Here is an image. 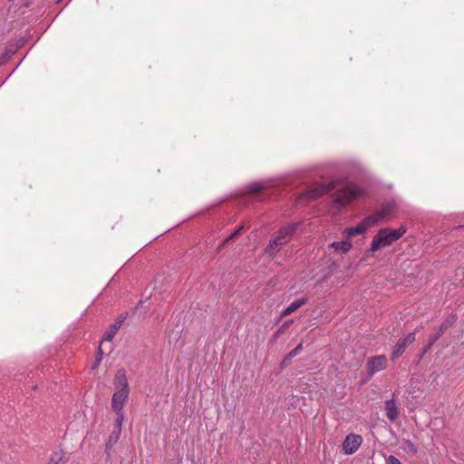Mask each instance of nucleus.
<instances>
[{"instance_id":"obj_23","label":"nucleus","mask_w":464,"mask_h":464,"mask_svg":"<svg viewBox=\"0 0 464 464\" xmlns=\"http://www.w3.org/2000/svg\"><path fill=\"white\" fill-rule=\"evenodd\" d=\"M118 440H115V434H114V431L111 433V435L110 436V440H109V442L110 443H115L117 442Z\"/></svg>"},{"instance_id":"obj_19","label":"nucleus","mask_w":464,"mask_h":464,"mask_svg":"<svg viewBox=\"0 0 464 464\" xmlns=\"http://www.w3.org/2000/svg\"><path fill=\"white\" fill-rule=\"evenodd\" d=\"M248 188L250 193H257L258 191L261 190L262 186L257 183H255L251 184Z\"/></svg>"},{"instance_id":"obj_10","label":"nucleus","mask_w":464,"mask_h":464,"mask_svg":"<svg viewBox=\"0 0 464 464\" xmlns=\"http://www.w3.org/2000/svg\"><path fill=\"white\" fill-rule=\"evenodd\" d=\"M306 300L304 298L295 300L291 303L282 313L283 316L288 315L304 304Z\"/></svg>"},{"instance_id":"obj_6","label":"nucleus","mask_w":464,"mask_h":464,"mask_svg":"<svg viewBox=\"0 0 464 464\" xmlns=\"http://www.w3.org/2000/svg\"><path fill=\"white\" fill-rule=\"evenodd\" d=\"M362 442V439L360 435L356 434H349L345 437L343 445L342 450L345 455L353 454L361 446Z\"/></svg>"},{"instance_id":"obj_20","label":"nucleus","mask_w":464,"mask_h":464,"mask_svg":"<svg viewBox=\"0 0 464 464\" xmlns=\"http://www.w3.org/2000/svg\"><path fill=\"white\" fill-rule=\"evenodd\" d=\"M406 444H407V447H408V449H409V450L411 452H412L413 454L417 453V451H418L417 448H416V446L411 440H407Z\"/></svg>"},{"instance_id":"obj_5","label":"nucleus","mask_w":464,"mask_h":464,"mask_svg":"<svg viewBox=\"0 0 464 464\" xmlns=\"http://www.w3.org/2000/svg\"><path fill=\"white\" fill-rule=\"evenodd\" d=\"M387 367V358L385 355H375L370 357L367 361V371L370 377L384 370Z\"/></svg>"},{"instance_id":"obj_8","label":"nucleus","mask_w":464,"mask_h":464,"mask_svg":"<svg viewBox=\"0 0 464 464\" xmlns=\"http://www.w3.org/2000/svg\"><path fill=\"white\" fill-rule=\"evenodd\" d=\"M386 416L391 421H394L398 415L399 410L394 399H390L385 401Z\"/></svg>"},{"instance_id":"obj_13","label":"nucleus","mask_w":464,"mask_h":464,"mask_svg":"<svg viewBox=\"0 0 464 464\" xmlns=\"http://www.w3.org/2000/svg\"><path fill=\"white\" fill-rule=\"evenodd\" d=\"M366 230H367L366 225L363 224V222L362 221L360 224H358L355 227L346 228L345 232H346V235L349 237H351L355 235H361V234L364 233Z\"/></svg>"},{"instance_id":"obj_16","label":"nucleus","mask_w":464,"mask_h":464,"mask_svg":"<svg viewBox=\"0 0 464 464\" xmlns=\"http://www.w3.org/2000/svg\"><path fill=\"white\" fill-rule=\"evenodd\" d=\"M383 218L379 216V212L376 215L367 217L365 219L362 220L363 224L366 225V228L372 227L376 225L380 219H382Z\"/></svg>"},{"instance_id":"obj_1","label":"nucleus","mask_w":464,"mask_h":464,"mask_svg":"<svg viewBox=\"0 0 464 464\" xmlns=\"http://www.w3.org/2000/svg\"><path fill=\"white\" fill-rule=\"evenodd\" d=\"M336 191L332 195L334 206L338 208H345L350 202L363 195V190L357 185L345 182L342 187L337 188L335 184L332 186L318 185L299 198V202H310L335 188Z\"/></svg>"},{"instance_id":"obj_4","label":"nucleus","mask_w":464,"mask_h":464,"mask_svg":"<svg viewBox=\"0 0 464 464\" xmlns=\"http://www.w3.org/2000/svg\"><path fill=\"white\" fill-rule=\"evenodd\" d=\"M296 228L297 224H290L280 228L277 236L270 240L269 246L267 247L268 251H277L280 246L286 244L296 231Z\"/></svg>"},{"instance_id":"obj_24","label":"nucleus","mask_w":464,"mask_h":464,"mask_svg":"<svg viewBox=\"0 0 464 464\" xmlns=\"http://www.w3.org/2000/svg\"><path fill=\"white\" fill-rule=\"evenodd\" d=\"M52 459V461H58V460H60V459H61V457H60V455H59L58 453H55V454H53V455L52 456V459Z\"/></svg>"},{"instance_id":"obj_12","label":"nucleus","mask_w":464,"mask_h":464,"mask_svg":"<svg viewBox=\"0 0 464 464\" xmlns=\"http://www.w3.org/2000/svg\"><path fill=\"white\" fill-rule=\"evenodd\" d=\"M331 247H333L336 251L347 253L351 249L352 244L349 240H343L338 242H333L331 244Z\"/></svg>"},{"instance_id":"obj_17","label":"nucleus","mask_w":464,"mask_h":464,"mask_svg":"<svg viewBox=\"0 0 464 464\" xmlns=\"http://www.w3.org/2000/svg\"><path fill=\"white\" fill-rule=\"evenodd\" d=\"M303 349L302 343H299L295 349H293L285 357V360H291L301 353Z\"/></svg>"},{"instance_id":"obj_21","label":"nucleus","mask_w":464,"mask_h":464,"mask_svg":"<svg viewBox=\"0 0 464 464\" xmlns=\"http://www.w3.org/2000/svg\"><path fill=\"white\" fill-rule=\"evenodd\" d=\"M102 355H103V353H102V347L100 346L99 347V352H98V356L96 358V361H95L93 368H95L101 362V361L102 359Z\"/></svg>"},{"instance_id":"obj_22","label":"nucleus","mask_w":464,"mask_h":464,"mask_svg":"<svg viewBox=\"0 0 464 464\" xmlns=\"http://www.w3.org/2000/svg\"><path fill=\"white\" fill-rule=\"evenodd\" d=\"M388 464H401V463L395 456L390 455L388 458Z\"/></svg>"},{"instance_id":"obj_7","label":"nucleus","mask_w":464,"mask_h":464,"mask_svg":"<svg viewBox=\"0 0 464 464\" xmlns=\"http://www.w3.org/2000/svg\"><path fill=\"white\" fill-rule=\"evenodd\" d=\"M415 341V334L410 333L405 337L399 339L393 347L392 359L395 360L402 355L405 349Z\"/></svg>"},{"instance_id":"obj_18","label":"nucleus","mask_w":464,"mask_h":464,"mask_svg":"<svg viewBox=\"0 0 464 464\" xmlns=\"http://www.w3.org/2000/svg\"><path fill=\"white\" fill-rule=\"evenodd\" d=\"M243 227H240L237 230H235L227 238L224 240V242L221 244L220 247H223L227 243H228L230 240L234 239L236 237H237L241 231Z\"/></svg>"},{"instance_id":"obj_14","label":"nucleus","mask_w":464,"mask_h":464,"mask_svg":"<svg viewBox=\"0 0 464 464\" xmlns=\"http://www.w3.org/2000/svg\"><path fill=\"white\" fill-rule=\"evenodd\" d=\"M117 418H116V430H114L115 434V440H119L121 431V426L124 420V413L123 410H121V411H115Z\"/></svg>"},{"instance_id":"obj_15","label":"nucleus","mask_w":464,"mask_h":464,"mask_svg":"<svg viewBox=\"0 0 464 464\" xmlns=\"http://www.w3.org/2000/svg\"><path fill=\"white\" fill-rule=\"evenodd\" d=\"M394 208L395 204L393 201L386 203L382 207L381 210L379 211V216L383 218H388L392 213Z\"/></svg>"},{"instance_id":"obj_11","label":"nucleus","mask_w":464,"mask_h":464,"mask_svg":"<svg viewBox=\"0 0 464 464\" xmlns=\"http://www.w3.org/2000/svg\"><path fill=\"white\" fill-rule=\"evenodd\" d=\"M447 324H442L439 329V331L432 336L430 337L429 343L427 347L424 349L423 353H427L430 347L434 344V343L439 340V338L444 334L447 329Z\"/></svg>"},{"instance_id":"obj_9","label":"nucleus","mask_w":464,"mask_h":464,"mask_svg":"<svg viewBox=\"0 0 464 464\" xmlns=\"http://www.w3.org/2000/svg\"><path fill=\"white\" fill-rule=\"evenodd\" d=\"M121 326V321H117L114 324H112L110 328L104 333L102 337V342H111L114 336L116 335L117 332Z\"/></svg>"},{"instance_id":"obj_2","label":"nucleus","mask_w":464,"mask_h":464,"mask_svg":"<svg viewBox=\"0 0 464 464\" xmlns=\"http://www.w3.org/2000/svg\"><path fill=\"white\" fill-rule=\"evenodd\" d=\"M406 231L407 227L404 226H401L397 229H392L389 227L381 228L372 238L370 252L373 254L382 248L392 245L394 242L399 240Z\"/></svg>"},{"instance_id":"obj_3","label":"nucleus","mask_w":464,"mask_h":464,"mask_svg":"<svg viewBox=\"0 0 464 464\" xmlns=\"http://www.w3.org/2000/svg\"><path fill=\"white\" fill-rule=\"evenodd\" d=\"M115 392L111 399V407L114 411L123 410L130 394V387L123 369L118 370L114 379Z\"/></svg>"}]
</instances>
